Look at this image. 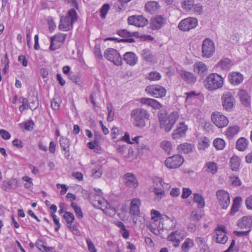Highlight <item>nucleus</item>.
<instances>
[{"label":"nucleus","instance_id":"nucleus-1","mask_svg":"<svg viewBox=\"0 0 252 252\" xmlns=\"http://www.w3.org/2000/svg\"><path fill=\"white\" fill-rule=\"evenodd\" d=\"M179 117V113L177 111L172 112L168 116L166 114L160 113L158 114V118L160 128L164 129L166 132L170 131Z\"/></svg>","mask_w":252,"mask_h":252},{"label":"nucleus","instance_id":"nucleus-2","mask_svg":"<svg viewBox=\"0 0 252 252\" xmlns=\"http://www.w3.org/2000/svg\"><path fill=\"white\" fill-rule=\"evenodd\" d=\"M130 115L133 120V124L137 127L143 128L146 125L145 120L149 119L150 114L147 110L137 108L131 111Z\"/></svg>","mask_w":252,"mask_h":252},{"label":"nucleus","instance_id":"nucleus-3","mask_svg":"<svg viewBox=\"0 0 252 252\" xmlns=\"http://www.w3.org/2000/svg\"><path fill=\"white\" fill-rule=\"evenodd\" d=\"M77 21V13L73 8H72L68 11L65 16L61 17L59 28L63 31H68L72 28L73 24Z\"/></svg>","mask_w":252,"mask_h":252},{"label":"nucleus","instance_id":"nucleus-4","mask_svg":"<svg viewBox=\"0 0 252 252\" xmlns=\"http://www.w3.org/2000/svg\"><path fill=\"white\" fill-rule=\"evenodd\" d=\"M223 81L224 79L220 75L217 73H211L207 76L204 84L208 90L213 91L221 88Z\"/></svg>","mask_w":252,"mask_h":252},{"label":"nucleus","instance_id":"nucleus-5","mask_svg":"<svg viewBox=\"0 0 252 252\" xmlns=\"http://www.w3.org/2000/svg\"><path fill=\"white\" fill-rule=\"evenodd\" d=\"M105 58L108 61L113 62L116 66L121 65L123 63L122 59L118 52L113 48L107 49L104 53Z\"/></svg>","mask_w":252,"mask_h":252},{"label":"nucleus","instance_id":"nucleus-6","mask_svg":"<svg viewBox=\"0 0 252 252\" xmlns=\"http://www.w3.org/2000/svg\"><path fill=\"white\" fill-rule=\"evenodd\" d=\"M215 51L214 42L209 38H206L202 42V54L204 58H209L213 56Z\"/></svg>","mask_w":252,"mask_h":252},{"label":"nucleus","instance_id":"nucleus-7","mask_svg":"<svg viewBox=\"0 0 252 252\" xmlns=\"http://www.w3.org/2000/svg\"><path fill=\"white\" fill-rule=\"evenodd\" d=\"M185 237V232L183 230H177L172 232L168 235L167 240L171 242L174 247L177 248Z\"/></svg>","mask_w":252,"mask_h":252},{"label":"nucleus","instance_id":"nucleus-8","mask_svg":"<svg viewBox=\"0 0 252 252\" xmlns=\"http://www.w3.org/2000/svg\"><path fill=\"white\" fill-rule=\"evenodd\" d=\"M221 101L223 109L230 111L234 106L235 99L231 92H226L221 96Z\"/></svg>","mask_w":252,"mask_h":252},{"label":"nucleus","instance_id":"nucleus-9","mask_svg":"<svg viewBox=\"0 0 252 252\" xmlns=\"http://www.w3.org/2000/svg\"><path fill=\"white\" fill-rule=\"evenodd\" d=\"M198 24L197 19L193 17H189L182 20L178 25L180 30L184 32L189 31L195 28Z\"/></svg>","mask_w":252,"mask_h":252},{"label":"nucleus","instance_id":"nucleus-10","mask_svg":"<svg viewBox=\"0 0 252 252\" xmlns=\"http://www.w3.org/2000/svg\"><path fill=\"white\" fill-rule=\"evenodd\" d=\"M184 160L182 156L179 155H175L168 158L165 161V165L168 168H177L183 164Z\"/></svg>","mask_w":252,"mask_h":252},{"label":"nucleus","instance_id":"nucleus-11","mask_svg":"<svg viewBox=\"0 0 252 252\" xmlns=\"http://www.w3.org/2000/svg\"><path fill=\"white\" fill-rule=\"evenodd\" d=\"M216 196L221 208L226 209L230 202L229 193L224 190L219 189L216 192Z\"/></svg>","mask_w":252,"mask_h":252},{"label":"nucleus","instance_id":"nucleus-12","mask_svg":"<svg viewBox=\"0 0 252 252\" xmlns=\"http://www.w3.org/2000/svg\"><path fill=\"white\" fill-rule=\"evenodd\" d=\"M145 91L147 93L156 98L163 97L166 95V90L165 88L158 85L147 86Z\"/></svg>","mask_w":252,"mask_h":252},{"label":"nucleus","instance_id":"nucleus-13","mask_svg":"<svg viewBox=\"0 0 252 252\" xmlns=\"http://www.w3.org/2000/svg\"><path fill=\"white\" fill-rule=\"evenodd\" d=\"M212 122L218 127L222 128L228 124V120L224 115L220 112H214L211 115Z\"/></svg>","mask_w":252,"mask_h":252},{"label":"nucleus","instance_id":"nucleus-14","mask_svg":"<svg viewBox=\"0 0 252 252\" xmlns=\"http://www.w3.org/2000/svg\"><path fill=\"white\" fill-rule=\"evenodd\" d=\"M127 23L136 27H143L148 24V20L142 15H132L128 17Z\"/></svg>","mask_w":252,"mask_h":252},{"label":"nucleus","instance_id":"nucleus-15","mask_svg":"<svg viewBox=\"0 0 252 252\" xmlns=\"http://www.w3.org/2000/svg\"><path fill=\"white\" fill-rule=\"evenodd\" d=\"M166 18L163 15H157L151 21L150 26L152 30H159L166 23Z\"/></svg>","mask_w":252,"mask_h":252},{"label":"nucleus","instance_id":"nucleus-16","mask_svg":"<svg viewBox=\"0 0 252 252\" xmlns=\"http://www.w3.org/2000/svg\"><path fill=\"white\" fill-rule=\"evenodd\" d=\"M66 38V34L59 33L51 38L50 49L54 51L60 46V44L64 42Z\"/></svg>","mask_w":252,"mask_h":252},{"label":"nucleus","instance_id":"nucleus-17","mask_svg":"<svg viewBox=\"0 0 252 252\" xmlns=\"http://www.w3.org/2000/svg\"><path fill=\"white\" fill-rule=\"evenodd\" d=\"M123 180L125 185L129 188H135L138 185L136 177L132 173L126 174L123 177Z\"/></svg>","mask_w":252,"mask_h":252},{"label":"nucleus","instance_id":"nucleus-18","mask_svg":"<svg viewBox=\"0 0 252 252\" xmlns=\"http://www.w3.org/2000/svg\"><path fill=\"white\" fill-rule=\"evenodd\" d=\"M187 129V126L184 123H180L179 126L174 130L172 133L173 138L174 139H179L185 137Z\"/></svg>","mask_w":252,"mask_h":252},{"label":"nucleus","instance_id":"nucleus-19","mask_svg":"<svg viewBox=\"0 0 252 252\" xmlns=\"http://www.w3.org/2000/svg\"><path fill=\"white\" fill-rule=\"evenodd\" d=\"M215 232V237L217 243L224 244L227 241L228 237L226 235L224 229L221 226H218Z\"/></svg>","mask_w":252,"mask_h":252},{"label":"nucleus","instance_id":"nucleus-20","mask_svg":"<svg viewBox=\"0 0 252 252\" xmlns=\"http://www.w3.org/2000/svg\"><path fill=\"white\" fill-rule=\"evenodd\" d=\"M194 71L199 75L204 76L207 73L208 68L204 63L202 62L195 63L193 65Z\"/></svg>","mask_w":252,"mask_h":252},{"label":"nucleus","instance_id":"nucleus-21","mask_svg":"<svg viewBox=\"0 0 252 252\" xmlns=\"http://www.w3.org/2000/svg\"><path fill=\"white\" fill-rule=\"evenodd\" d=\"M140 200L138 198L133 199L130 203L129 213L133 216H138L140 214Z\"/></svg>","mask_w":252,"mask_h":252},{"label":"nucleus","instance_id":"nucleus-22","mask_svg":"<svg viewBox=\"0 0 252 252\" xmlns=\"http://www.w3.org/2000/svg\"><path fill=\"white\" fill-rule=\"evenodd\" d=\"M140 102L143 104H145L151 106L155 109H159L162 106V104L157 101L156 100L150 98H141L140 99Z\"/></svg>","mask_w":252,"mask_h":252},{"label":"nucleus","instance_id":"nucleus-23","mask_svg":"<svg viewBox=\"0 0 252 252\" xmlns=\"http://www.w3.org/2000/svg\"><path fill=\"white\" fill-rule=\"evenodd\" d=\"M123 59L127 64L130 66L134 65L138 62V57L133 52L126 53L123 55Z\"/></svg>","mask_w":252,"mask_h":252},{"label":"nucleus","instance_id":"nucleus-24","mask_svg":"<svg viewBox=\"0 0 252 252\" xmlns=\"http://www.w3.org/2000/svg\"><path fill=\"white\" fill-rule=\"evenodd\" d=\"M179 74L181 78L187 83L191 84L196 81V77L191 72L185 70H181Z\"/></svg>","mask_w":252,"mask_h":252},{"label":"nucleus","instance_id":"nucleus-25","mask_svg":"<svg viewBox=\"0 0 252 252\" xmlns=\"http://www.w3.org/2000/svg\"><path fill=\"white\" fill-rule=\"evenodd\" d=\"M238 94L242 104L246 107L250 106L251 96L249 93L244 90H241Z\"/></svg>","mask_w":252,"mask_h":252},{"label":"nucleus","instance_id":"nucleus-26","mask_svg":"<svg viewBox=\"0 0 252 252\" xmlns=\"http://www.w3.org/2000/svg\"><path fill=\"white\" fill-rule=\"evenodd\" d=\"M238 226L241 228H250L252 225V217L244 216L237 222Z\"/></svg>","mask_w":252,"mask_h":252},{"label":"nucleus","instance_id":"nucleus-27","mask_svg":"<svg viewBox=\"0 0 252 252\" xmlns=\"http://www.w3.org/2000/svg\"><path fill=\"white\" fill-rule=\"evenodd\" d=\"M158 3L155 1H150L147 2L145 5V10L151 14L157 12L159 8Z\"/></svg>","mask_w":252,"mask_h":252},{"label":"nucleus","instance_id":"nucleus-28","mask_svg":"<svg viewBox=\"0 0 252 252\" xmlns=\"http://www.w3.org/2000/svg\"><path fill=\"white\" fill-rule=\"evenodd\" d=\"M102 193L100 190L97 192V202H93V206L97 207L102 210H104L105 209L107 208V203L102 197Z\"/></svg>","mask_w":252,"mask_h":252},{"label":"nucleus","instance_id":"nucleus-29","mask_svg":"<svg viewBox=\"0 0 252 252\" xmlns=\"http://www.w3.org/2000/svg\"><path fill=\"white\" fill-rule=\"evenodd\" d=\"M18 187L17 181L16 179L12 178L8 181H4L2 183V188L6 191L8 189H15Z\"/></svg>","mask_w":252,"mask_h":252},{"label":"nucleus","instance_id":"nucleus-30","mask_svg":"<svg viewBox=\"0 0 252 252\" xmlns=\"http://www.w3.org/2000/svg\"><path fill=\"white\" fill-rule=\"evenodd\" d=\"M230 82L233 85L240 84L243 80V76L239 73L233 72L228 76Z\"/></svg>","mask_w":252,"mask_h":252},{"label":"nucleus","instance_id":"nucleus-31","mask_svg":"<svg viewBox=\"0 0 252 252\" xmlns=\"http://www.w3.org/2000/svg\"><path fill=\"white\" fill-rule=\"evenodd\" d=\"M249 141L245 137L238 139L236 143V148L240 151H244L248 146Z\"/></svg>","mask_w":252,"mask_h":252},{"label":"nucleus","instance_id":"nucleus-32","mask_svg":"<svg viewBox=\"0 0 252 252\" xmlns=\"http://www.w3.org/2000/svg\"><path fill=\"white\" fill-rule=\"evenodd\" d=\"M35 246L43 252H54V249L52 247H47L44 242L40 239H38L35 243Z\"/></svg>","mask_w":252,"mask_h":252},{"label":"nucleus","instance_id":"nucleus-33","mask_svg":"<svg viewBox=\"0 0 252 252\" xmlns=\"http://www.w3.org/2000/svg\"><path fill=\"white\" fill-rule=\"evenodd\" d=\"M230 163L231 170L236 171L240 165L241 159L237 156H233L230 158Z\"/></svg>","mask_w":252,"mask_h":252},{"label":"nucleus","instance_id":"nucleus-34","mask_svg":"<svg viewBox=\"0 0 252 252\" xmlns=\"http://www.w3.org/2000/svg\"><path fill=\"white\" fill-rule=\"evenodd\" d=\"M233 65L232 61L228 58H225L220 61L217 64V66L220 67L222 69H228Z\"/></svg>","mask_w":252,"mask_h":252},{"label":"nucleus","instance_id":"nucleus-35","mask_svg":"<svg viewBox=\"0 0 252 252\" xmlns=\"http://www.w3.org/2000/svg\"><path fill=\"white\" fill-rule=\"evenodd\" d=\"M242 201V199L240 196L236 197L234 199L231 208L230 215H233L235 213L238 211Z\"/></svg>","mask_w":252,"mask_h":252},{"label":"nucleus","instance_id":"nucleus-36","mask_svg":"<svg viewBox=\"0 0 252 252\" xmlns=\"http://www.w3.org/2000/svg\"><path fill=\"white\" fill-rule=\"evenodd\" d=\"M192 148L193 145L188 143L181 144L178 147L179 152L184 154L189 153L192 151Z\"/></svg>","mask_w":252,"mask_h":252},{"label":"nucleus","instance_id":"nucleus-37","mask_svg":"<svg viewBox=\"0 0 252 252\" xmlns=\"http://www.w3.org/2000/svg\"><path fill=\"white\" fill-rule=\"evenodd\" d=\"M239 131V127L237 126H233L228 128L226 131V135L229 138H233Z\"/></svg>","mask_w":252,"mask_h":252},{"label":"nucleus","instance_id":"nucleus-38","mask_svg":"<svg viewBox=\"0 0 252 252\" xmlns=\"http://www.w3.org/2000/svg\"><path fill=\"white\" fill-rule=\"evenodd\" d=\"M141 56L143 60L148 62H152L154 60V56L151 51L148 49L143 50L141 52Z\"/></svg>","mask_w":252,"mask_h":252},{"label":"nucleus","instance_id":"nucleus-39","mask_svg":"<svg viewBox=\"0 0 252 252\" xmlns=\"http://www.w3.org/2000/svg\"><path fill=\"white\" fill-rule=\"evenodd\" d=\"M153 192L156 195V197H155L156 201H159L165 196V191L161 188H154Z\"/></svg>","mask_w":252,"mask_h":252},{"label":"nucleus","instance_id":"nucleus-40","mask_svg":"<svg viewBox=\"0 0 252 252\" xmlns=\"http://www.w3.org/2000/svg\"><path fill=\"white\" fill-rule=\"evenodd\" d=\"M194 245L193 241L190 238H187L182 245L181 248L183 252H188L189 249Z\"/></svg>","mask_w":252,"mask_h":252},{"label":"nucleus","instance_id":"nucleus-41","mask_svg":"<svg viewBox=\"0 0 252 252\" xmlns=\"http://www.w3.org/2000/svg\"><path fill=\"white\" fill-rule=\"evenodd\" d=\"M213 145L217 150H221L224 148L225 142L223 139L218 138L214 140Z\"/></svg>","mask_w":252,"mask_h":252},{"label":"nucleus","instance_id":"nucleus-42","mask_svg":"<svg viewBox=\"0 0 252 252\" xmlns=\"http://www.w3.org/2000/svg\"><path fill=\"white\" fill-rule=\"evenodd\" d=\"M161 148L168 154H170L172 150L171 143L168 141H163L160 143Z\"/></svg>","mask_w":252,"mask_h":252},{"label":"nucleus","instance_id":"nucleus-43","mask_svg":"<svg viewBox=\"0 0 252 252\" xmlns=\"http://www.w3.org/2000/svg\"><path fill=\"white\" fill-rule=\"evenodd\" d=\"M19 101L20 103H22V105L19 106V111L21 112H22L25 109H27L30 108V105H29V100L24 97H20L19 99Z\"/></svg>","mask_w":252,"mask_h":252},{"label":"nucleus","instance_id":"nucleus-44","mask_svg":"<svg viewBox=\"0 0 252 252\" xmlns=\"http://www.w3.org/2000/svg\"><path fill=\"white\" fill-rule=\"evenodd\" d=\"M29 105H30V109L33 111L35 110L38 106V100L37 96H32L29 98Z\"/></svg>","mask_w":252,"mask_h":252},{"label":"nucleus","instance_id":"nucleus-45","mask_svg":"<svg viewBox=\"0 0 252 252\" xmlns=\"http://www.w3.org/2000/svg\"><path fill=\"white\" fill-rule=\"evenodd\" d=\"M194 201L198 204V207L199 208H202L205 205L203 196L198 193H195L194 194Z\"/></svg>","mask_w":252,"mask_h":252},{"label":"nucleus","instance_id":"nucleus-46","mask_svg":"<svg viewBox=\"0 0 252 252\" xmlns=\"http://www.w3.org/2000/svg\"><path fill=\"white\" fill-rule=\"evenodd\" d=\"M206 166L207 168L206 171L208 172L215 174L217 171L218 166L216 163L208 162L206 163Z\"/></svg>","mask_w":252,"mask_h":252},{"label":"nucleus","instance_id":"nucleus-47","mask_svg":"<svg viewBox=\"0 0 252 252\" xmlns=\"http://www.w3.org/2000/svg\"><path fill=\"white\" fill-rule=\"evenodd\" d=\"M137 150L139 154L144 155H147L149 152V148L144 144H139L137 146Z\"/></svg>","mask_w":252,"mask_h":252},{"label":"nucleus","instance_id":"nucleus-48","mask_svg":"<svg viewBox=\"0 0 252 252\" xmlns=\"http://www.w3.org/2000/svg\"><path fill=\"white\" fill-rule=\"evenodd\" d=\"M194 4L193 0H185L183 2V8L188 11H191Z\"/></svg>","mask_w":252,"mask_h":252},{"label":"nucleus","instance_id":"nucleus-49","mask_svg":"<svg viewBox=\"0 0 252 252\" xmlns=\"http://www.w3.org/2000/svg\"><path fill=\"white\" fill-rule=\"evenodd\" d=\"M60 145L61 148L63 149V151L65 152H69V140L67 138H62L60 140Z\"/></svg>","mask_w":252,"mask_h":252},{"label":"nucleus","instance_id":"nucleus-50","mask_svg":"<svg viewBox=\"0 0 252 252\" xmlns=\"http://www.w3.org/2000/svg\"><path fill=\"white\" fill-rule=\"evenodd\" d=\"M102 166L101 165H98L95 168L92 170V173L93 175L95 178H99L102 174Z\"/></svg>","mask_w":252,"mask_h":252},{"label":"nucleus","instance_id":"nucleus-51","mask_svg":"<svg viewBox=\"0 0 252 252\" xmlns=\"http://www.w3.org/2000/svg\"><path fill=\"white\" fill-rule=\"evenodd\" d=\"M209 140L206 137H204L202 140L198 144V149L205 150L209 147Z\"/></svg>","mask_w":252,"mask_h":252},{"label":"nucleus","instance_id":"nucleus-52","mask_svg":"<svg viewBox=\"0 0 252 252\" xmlns=\"http://www.w3.org/2000/svg\"><path fill=\"white\" fill-rule=\"evenodd\" d=\"M195 242L198 245L200 249H203L204 250H206L207 249L208 246L206 244L204 238L201 237H197L195 239Z\"/></svg>","mask_w":252,"mask_h":252},{"label":"nucleus","instance_id":"nucleus-53","mask_svg":"<svg viewBox=\"0 0 252 252\" xmlns=\"http://www.w3.org/2000/svg\"><path fill=\"white\" fill-rule=\"evenodd\" d=\"M63 218L67 224L72 223L74 220V217L72 213L69 212H65L63 215Z\"/></svg>","mask_w":252,"mask_h":252},{"label":"nucleus","instance_id":"nucleus-54","mask_svg":"<svg viewBox=\"0 0 252 252\" xmlns=\"http://www.w3.org/2000/svg\"><path fill=\"white\" fill-rule=\"evenodd\" d=\"M110 8V6L108 4L105 3L104 4L100 9V17L102 19H105L107 13Z\"/></svg>","mask_w":252,"mask_h":252},{"label":"nucleus","instance_id":"nucleus-55","mask_svg":"<svg viewBox=\"0 0 252 252\" xmlns=\"http://www.w3.org/2000/svg\"><path fill=\"white\" fill-rule=\"evenodd\" d=\"M105 40H116L118 42L132 43L135 42V40L133 38H123L119 39L115 37H109L106 39Z\"/></svg>","mask_w":252,"mask_h":252},{"label":"nucleus","instance_id":"nucleus-56","mask_svg":"<svg viewBox=\"0 0 252 252\" xmlns=\"http://www.w3.org/2000/svg\"><path fill=\"white\" fill-rule=\"evenodd\" d=\"M161 75L157 72H151L149 74L148 79L151 81L158 80L160 79Z\"/></svg>","mask_w":252,"mask_h":252},{"label":"nucleus","instance_id":"nucleus-57","mask_svg":"<svg viewBox=\"0 0 252 252\" xmlns=\"http://www.w3.org/2000/svg\"><path fill=\"white\" fill-rule=\"evenodd\" d=\"M194 12V13H197L199 15L203 13V7L202 5L200 4H196L193 5L191 11Z\"/></svg>","mask_w":252,"mask_h":252},{"label":"nucleus","instance_id":"nucleus-58","mask_svg":"<svg viewBox=\"0 0 252 252\" xmlns=\"http://www.w3.org/2000/svg\"><path fill=\"white\" fill-rule=\"evenodd\" d=\"M201 218V215L198 214L195 211H193L190 215V221L195 222Z\"/></svg>","mask_w":252,"mask_h":252},{"label":"nucleus","instance_id":"nucleus-59","mask_svg":"<svg viewBox=\"0 0 252 252\" xmlns=\"http://www.w3.org/2000/svg\"><path fill=\"white\" fill-rule=\"evenodd\" d=\"M107 109L108 115L107 116V120L111 122L114 120V112L112 110V106L111 105H107Z\"/></svg>","mask_w":252,"mask_h":252},{"label":"nucleus","instance_id":"nucleus-60","mask_svg":"<svg viewBox=\"0 0 252 252\" xmlns=\"http://www.w3.org/2000/svg\"><path fill=\"white\" fill-rule=\"evenodd\" d=\"M117 33L120 36L126 37V38H130V32L127 31L126 30H120L117 32Z\"/></svg>","mask_w":252,"mask_h":252},{"label":"nucleus","instance_id":"nucleus-61","mask_svg":"<svg viewBox=\"0 0 252 252\" xmlns=\"http://www.w3.org/2000/svg\"><path fill=\"white\" fill-rule=\"evenodd\" d=\"M88 248L90 252H97V250L91 239H88L86 240Z\"/></svg>","mask_w":252,"mask_h":252},{"label":"nucleus","instance_id":"nucleus-62","mask_svg":"<svg viewBox=\"0 0 252 252\" xmlns=\"http://www.w3.org/2000/svg\"><path fill=\"white\" fill-rule=\"evenodd\" d=\"M191 190L189 188H183L182 194V198L183 199L187 198L191 194Z\"/></svg>","mask_w":252,"mask_h":252},{"label":"nucleus","instance_id":"nucleus-63","mask_svg":"<svg viewBox=\"0 0 252 252\" xmlns=\"http://www.w3.org/2000/svg\"><path fill=\"white\" fill-rule=\"evenodd\" d=\"M187 95L186 101L187 102L190 99H194L198 95L194 91H191L185 94Z\"/></svg>","mask_w":252,"mask_h":252},{"label":"nucleus","instance_id":"nucleus-64","mask_svg":"<svg viewBox=\"0 0 252 252\" xmlns=\"http://www.w3.org/2000/svg\"><path fill=\"white\" fill-rule=\"evenodd\" d=\"M245 203L247 208L249 210H252V195L249 196L246 200Z\"/></svg>","mask_w":252,"mask_h":252}]
</instances>
